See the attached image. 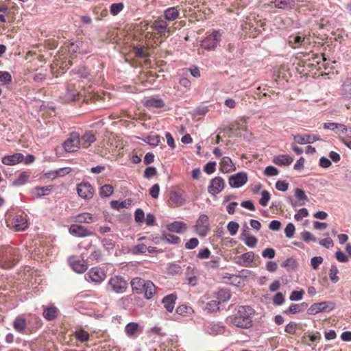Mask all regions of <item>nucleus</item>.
Wrapping results in <instances>:
<instances>
[{
  "label": "nucleus",
  "mask_w": 351,
  "mask_h": 351,
  "mask_svg": "<svg viewBox=\"0 0 351 351\" xmlns=\"http://www.w3.org/2000/svg\"><path fill=\"white\" fill-rule=\"evenodd\" d=\"M23 159V155L20 153H16L10 156H5L2 158V162L6 165H16Z\"/></svg>",
  "instance_id": "24"
},
{
  "label": "nucleus",
  "mask_w": 351,
  "mask_h": 351,
  "mask_svg": "<svg viewBox=\"0 0 351 351\" xmlns=\"http://www.w3.org/2000/svg\"><path fill=\"white\" fill-rule=\"evenodd\" d=\"M147 251V246L145 244L141 243L132 246L130 249V252L134 255L144 254Z\"/></svg>",
  "instance_id": "47"
},
{
  "label": "nucleus",
  "mask_w": 351,
  "mask_h": 351,
  "mask_svg": "<svg viewBox=\"0 0 351 351\" xmlns=\"http://www.w3.org/2000/svg\"><path fill=\"white\" fill-rule=\"evenodd\" d=\"M204 170L208 174H211V173H214L216 170V162H208L204 166Z\"/></svg>",
  "instance_id": "63"
},
{
  "label": "nucleus",
  "mask_w": 351,
  "mask_h": 351,
  "mask_svg": "<svg viewBox=\"0 0 351 351\" xmlns=\"http://www.w3.org/2000/svg\"><path fill=\"white\" fill-rule=\"evenodd\" d=\"M339 273V271L337 266H335V265L331 266V267L329 270V278L333 283H337L339 280L340 278L338 276Z\"/></svg>",
  "instance_id": "45"
},
{
  "label": "nucleus",
  "mask_w": 351,
  "mask_h": 351,
  "mask_svg": "<svg viewBox=\"0 0 351 351\" xmlns=\"http://www.w3.org/2000/svg\"><path fill=\"white\" fill-rule=\"evenodd\" d=\"M219 257H215L211 259L209 261L205 262V267L207 269H216L219 267Z\"/></svg>",
  "instance_id": "51"
},
{
  "label": "nucleus",
  "mask_w": 351,
  "mask_h": 351,
  "mask_svg": "<svg viewBox=\"0 0 351 351\" xmlns=\"http://www.w3.org/2000/svg\"><path fill=\"white\" fill-rule=\"evenodd\" d=\"M62 145L66 152L71 153L77 151L81 147L80 134L77 132H72Z\"/></svg>",
  "instance_id": "10"
},
{
  "label": "nucleus",
  "mask_w": 351,
  "mask_h": 351,
  "mask_svg": "<svg viewBox=\"0 0 351 351\" xmlns=\"http://www.w3.org/2000/svg\"><path fill=\"white\" fill-rule=\"evenodd\" d=\"M239 228V225L237 222L230 221L228 223L227 229L232 236H234L237 233Z\"/></svg>",
  "instance_id": "53"
},
{
  "label": "nucleus",
  "mask_w": 351,
  "mask_h": 351,
  "mask_svg": "<svg viewBox=\"0 0 351 351\" xmlns=\"http://www.w3.org/2000/svg\"><path fill=\"white\" fill-rule=\"evenodd\" d=\"M143 292L146 299L149 300L152 298L156 293V287L154 284L150 280H147L146 285L143 288Z\"/></svg>",
  "instance_id": "33"
},
{
  "label": "nucleus",
  "mask_w": 351,
  "mask_h": 351,
  "mask_svg": "<svg viewBox=\"0 0 351 351\" xmlns=\"http://www.w3.org/2000/svg\"><path fill=\"white\" fill-rule=\"evenodd\" d=\"M219 165V169L223 173H230L236 170L234 164L232 162L231 158L228 156H224L221 159Z\"/></svg>",
  "instance_id": "20"
},
{
  "label": "nucleus",
  "mask_w": 351,
  "mask_h": 351,
  "mask_svg": "<svg viewBox=\"0 0 351 351\" xmlns=\"http://www.w3.org/2000/svg\"><path fill=\"white\" fill-rule=\"evenodd\" d=\"M298 266L297 262L295 258L291 257L287 258L282 263V267L287 268L289 267L291 269H295Z\"/></svg>",
  "instance_id": "52"
},
{
  "label": "nucleus",
  "mask_w": 351,
  "mask_h": 351,
  "mask_svg": "<svg viewBox=\"0 0 351 351\" xmlns=\"http://www.w3.org/2000/svg\"><path fill=\"white\" fill-rule=\"evenodd\" d=\"M322 263L323 258L322 256H314L311 259V265L314 269H317Z\"/></svg>",
  "instance_id": "60"
},
{
  "label": "nucleus",
  "mask_w": 351,
  "mask_h": 351,
  "mask_svg": "<svg viewBox=\"0 0 351 351\" xmlns=\"http://www.w3.org/2000/svg\"><path fill=\"white\" fill-rule=\"evenodd\" d=\"M58 315V309L54 306H50L45 308L43 315L48 321L55 319Z\"/></svg>",
  "instance_id": "28"
},
{
  "label": "nucleus",
  "mask_w": 351,
  "mask_h": 351,
  "mask_svg": "<svg viewBox=\"0 0 351 351\" xmlns=\"http://www.w3.org/2000/svg\"><path fill=\"white\" fill-rule=\"evenodd\" d=\"M12 82V76L10 73L6 71H0V82L3 84H9Z\"/></svg>",
  "instance_id": "55"
},
{
  "label": "nucleus",
  "mask_w": 351,
  "mask_h": 351,
  "mask_svg": "<svg viewBox=\"0 0 351 351\" xmlns=\"http://www.w3.org/2000/svg\"><path fill=\"white\" fill-rule=\"evenodd\" d=\"M124 7L123 3H112L110 7V12L112 16H116L123 10Z\"/></svg>",
  "instance_id": "46"
},
{
  "label": "nucleus",
  "mask_w": 351,
  "mask_h": 351,
  "mask_svg": "<svg viewBox=\"0 0 351 351\" xmlns=\"http://www.w3.org/2000/svg\"><path fill=\"white\" fill-rule=\"evenodd\" d=\"M73 269L77 273H84L86 271L87 264L84 260H77L71 262Z\"/></svg>",
  "instance_id": "34"
},
{
  "label": "nucleus",
  "mask_w": 351,
  "mask_h": 351,
  "mask_svg": "<svg viewBox=\"0 0 351 351\" xmlns=\"http://www.w3.org/2000/svg\"><path fill=\"white\" fill-rule=\"evenodd\" d=\"M29 173L27 171H23L19 174L18 178L13 181L12 186H21L25 184L29 178Z\"/></svg>",
  "instance_id": "38"
},
{
  "label": "nucleus",
  "mask_w": 351,
  "mask_h": 351,
  "mask_svg": "<svg viewBox=\"0 0 351 351\" xmlns=\"http://www.w3.org/2000/svg\"><path fill=\"white\" fill-rule=\"evenodd\" d=\"M80 145L82 148H88L96 141V137L93 132H86L80 138Z\"/></svg>",
  "instance_id": "22"
},
{
  "label": "nucleus",
  "mask_w": 351,
  "mask_h": 351,
  "mask_svg": "<svg viewBox=\"0 0 351 351\" xmlns=\"http://www.w3.org/2000/svg\"><path fill=\"white\" fill-rule=\"evenodd\" d=\"M304 291H292L289 299L291 301H298L302 299Z\"/></svg>",
  "instance_id": "61"
},
{
  "label": "nucleus",
  "mask_w": 351,
  "mask_h": 351,
  "mask_svg": "<svg viewBox=\"0 0 351 351\" xmlns=\"http://www.w3.org/2000/svg\"><path fill=\"white\" fill-rule=\"evenodd\" d=\"M74 220L77 223H90L93 221V217L90 213H83L76 215Z\"/></svg>",
  "instance_id": "35"
},
{
  "label": "nucleus",
  "mask_w": 351,
  "mask_h": 351,
  "mask_svg": "<svg viewBox=\"0 0 351 351\" xmlns=\"http://www.w3.org/2000/svg\"><path fill=\"white\" fill-rule=\"evenodd\" d=\"M77 192L82 198L90 199L93 197L94 189L90 183L82 182L77 185Z\"/></svg>",
  "instance_id": "13"
},
{
  "label": "nucleus",
  "mask_w": 351,
  "mask_h": 351,
  "mask_svg": "<svg viewBox=\"0 0 351 351\" xmlns=\"http://www.w3.org/2000/svg\"><path fill=\"white\" fill-rule=\"evenodd\" d=\"M69 232L71 234L79 237H85L92 235V232L90 231L85 227L78 224L71 225L69 228Z\"/></svg>",
  "instance_id": "19"
},
{
  "label": "nucleus",
  "mask_w": 351,
  "mask_h": 351,
  "mask_svg": "<svg viewBox=\"0 0 351 351\" xmlns=\"http://www.w3.org/2000/svg\"><path fill=\"white\" fill-rule=\"evenodd\" d=\"M157 45L153 34L147 31L141 36L137 43L133 44V52L137 58H146L150 56V49Z\"/></svg>",
  "instance_id": "3"
},
{
  "label": "nucleus",
  "mask_w": 351,
  "mask_h": 351,
  "mask_svg": "<svg viewBox=\"0 0 351 351\" xmlns=\"http://www.w3.org/2000/svg\"><path fill=\"white\" fill-rule=\"evenodd\" d=\"M193 312L191 307L182 304L176 308V313L179 315L187 316Z\"/></svg>",
  "instance_id": "48"
},
{
  "label": "nucleus",
  "mask_w": 351,
  "mask_h": 351,
  "mask_svg": "<svg viewBox=\"0 0 351 351\" xmlns=\"http://www.w3.org/2000/svg\"><path fill=\"white\" fill-rule=\"evenodd\" d=\"M221 40V34L218 30H213L212 32L206 33V36L201 41L202 48L212 51L219 46Z\"/></svg>",
  "instance_id": "6"
},
{
  "label": "nucleus",
  "mask_w": 351,
  "mask_h": 351,
  "mask_svg": "<svg viewBox=\"0 0 351 351\" xmlns=\"http://www.w3.org/2000/svg\"><path fill=\"white\" fill-rule=\"evenodd\" d=\"M295 232V226L293 223H289L287 225L285 229V233L287 237L291 238L293 236Z\"/></svg>",
  "instance_id": "64"
},
{
  "label": "nucleus",
  "mask_w": 351,
  "mask_h": 351,
  "mask_svg": "<svg viewBox=\"0 0 351 351\" xmlns=\"http://www.w3.org/2000/svg\"><path fill=\"white\" fill-rule=\"evenodd\" d=\"M14 328L20 333H24L27 327V322L24 315H19L16 317L13 322Z\"/></svg>",
  "instance_id": "27"
},
{
  "label": "nucleus",
  "mask_w": 351,
  "mask_h": 351,
  "mask_svg": "<svg viewBox=\"0 0 351 351\" xmlns=\"http://www.w3.org/2000/svg\"><path fill=\"white\" fill-rule=\"evenodd\" d=\"M244 242L247 246L254 247L257 244L258 240L255 237L250 235L244 239Z\"/></svg>",
  "instance_id": "58"
},
{
  "label": "nucleus",
  "mask_w": 351,
  "mask_h": 351,
  "mask_svg": "<svg viewBox=\"0 0 351 351\" xmlns=\"http://www.w3.org/2000/svg\"><path fill=\"white\" fill-rule=\"evenodd\" d=\"M247 181V176L245 172H239L229 178V184L232 188H239Z\"/></svg>",
  "instance_id": "15"
},
{
  "label": "nucleus",
  "mask_w": 351,
  "mask_h": 351,
  "mask_svg": "<svg viewBox=\"0 0 351 351\" xmlns=\"http://www.w3.org/2000/svg\"><path fill=\"white\" fill-rule=\"evenodd\" d=\"M220 302L218 300H213L207 302L206 309L209 312H217L219 309Z\"/></svg>",
  "instance_id": "42"
},
{
  "label": "nucleus",
  "mask_w": 351,
  "mask_h": 351,
  "mask_svg": "<svg viewBox=\"0 0 351 351\" xmlns=\"http://www.w3.org/2000/svg\"><path fill=\"white\" fill-rule=\"evenodd\" d=\"M114 191V188L112 185L104 184L99 190L100 196L102 197H106L110 196Z\"/></svg>",
  "instance_id": "41"
},
{
  "label": "nucleus",
  "mask_w": 351,
  "mask_h": 351,
  "mask_svg": "<svg viewBox=\"0 0 351 351\" xmlns=\"http://www.w3.org/2000/svg\"><path fill=\"white\" fill-rule=\"evenodd\" d=\"M342 95L344 100L351 98V79L346 80L343 84Z\"/></svg>",
  "instance_id": "40"
},
{
  "label": "nucleus",
  "mask_w": 351,
  "mask_h": 351,
  "mask_svg": "<svg viewBox=\"0 0 351 351\" xmlns=\"http://www.w3.org/2000/svg\"><path fill=\"white\" fill-rule=\"evenodd\" d=\"M108 287L116 293H123L128 288V282L119 276L111 277L108 282Z\"/></svg>",
  "instance_id": "8"
},
{
  "label": "nucleus",
  "mask_w": 351,
  "mask_h": 351,
  "mask_svg": "<svg viewBox=\"0 0 351 351\" xmlns=\"http://www.w3.org/2000/svg\"><path fill=\"white\" fill-rule=\"evenodd\" d=\"M52 190V186H38L35 187L32 190V194L35 197H40L43 195H47L51 193Z\"/></svg>",
  "instance_id": "30"
},
{
  "label": "nucleus",
  "mask_w": 351,
  "mask_h": 351,
  "mask_svg": "<svg viewBox=\"0 0 351 351\" xmlns=\"http://www.w3.org/2000/svg\"><path fill=\"white\" fill-rule=\"evenodd\" d=\"M74 73L83 78L88 77L89 75L86 68H85L84 66L79 67L77 70H75Z\"/></svg>",
  "instance_id": "62"
},
{
  "label": "nucleus",
  "mask_w": 351,
  "mask_h": 351,
  "mask_svg": "<svg viewBox=\"0 0 351 351\" xmlns=\"http://www.w3.org/2000/svg\"><path fill=\"white\" fill-rule=\"evenodd\" d=\"M293 139L296 143L301 145L311 144L321 140L319 136L314 134H296L293 136Z\"/></svg>",
  "instance_id": "17"
},
{
  "label": "nucleus",
  "mask_w": 351,
  "mask_h": 351,
  "mask_svg": "<svg viewBox=\"0 0 351 351\" xmlns=\"http://www.w3.org/2000/svg\"><path fill=\"white\" fill-rule=\"evenodd\" d=\"M298 324L293 322H289L285 328V331L289 334L294 335L296 332Z\"/></svg>",
  "instance_id": "59"
},
{
  "label": "nucleus",
  "mask_w": 351,
  "mask_h": 351,
  "mask_svg": "<svg viewBox=\"0 0 351 351\" xmlns=\"http://www.w3.org/2000/svg\"><path fill=\"white\" fill-rule=\"evenodd\" d=\"M193 228L198 236L201 237H206L210 230L208 217L204 214L201 215Z\"/></svg>",
  "instance_id": "9"
},
{
  "label": "nucleus",
  "mask_w": 351,
  "mask_h": 351,
  "mask_svg": "<svg viewBox=\"0 0 351 351\" xmlns=\"http://www.w3.org/2000/svg\"><path fill=\"white\" fill-rule=\"evenodd\" d=\"M254 256H255V254L253 252H248L243 254L240 256V258L241 260H243V261L244 262L243 265L245 266H248L253 262V261L254 259Z\"/></svg>",
  "instance_id": "43"
},
{
  "label": "nucleus",
  "mask_w": 351,
  "mask_h": 351,
  "mask_svg": "<svg viewBox=\"0 0 351 351\" xmlns=\"http://www.w3.org/2000/svg\"><path fill=\"white\" fill-rule=\"evenodd\" d=\"M303 41H304V38L300 36H295L289 37V43L292 48H298L302 45Z\"/></svg>",
  "instance_id": "44"
},
{
  "label": "nucleus",
  "mask_w": 351,
  "mask_h": 351,
  "mask_svg": "<svg viewBox=\"0 0 351 351\" xmlns=\"http://www.w3.org/2000/svg\"><path fill=\"white\" fill-rule=\"evenodd\" d=\"M199 240L197 238H192L190 239L186 243H185V248L186 250H193L195 248L199 245Z\"/></svg>",
  "instance_id": "57"
},
{
  "label": "nucleus",
  "mask_w": 351,
  "mask_h": 351,
  "mask_svg": "<svg viewBox=\"0 0 351 351\" xmlns=\"http://www.w3.org/2000/svg\"><path fill=\"white\" fill-rule=\"evenodd\" d=\"M169 202L176 206H180L185 203V199L181 194L173 191L170 193Z\"/></svg>",
  "instance_id": "32"
},
{
  "label": "nucleus",
  "mask_w": 351,
  "mask_h": 351,
  "mask_svg": "<svg viewBox=\"0 0 351 351\" xmlns=\"http://www.w3.org/2000/svg\"><path fill=\"white\" fill-rule=\"evenodd\" d=\"M74 336L77 341L82 343L88 341L90 338L89 333L83 329L76 330L74 333Z\"/></svg>",
  "instance_id": "39"
},
{
  "label": "nucleus",
  "mask_w": 351,
  "mask_h": 351,
  "mask_svg": "<svg viewBox=\"0 0 351 351\" xmlns=\"http://www.w3.org/2000/svg\"><path fill=\"white\" fill-rule=\"evenodd\" d=\"M146 282L147 280L136 277L131 280L130 285L133 291H136L137 293H142Z\"/></svg>",
  "instance_id": "25"
},
{
  "label": "nucleus",
  "mask_w": 351,
  "mask_h": 351,
  "mask_svg": "<svg viewBox=\"0 0 351 351\" xmlns=\"http://www.w3.org/2000/svg\"><path fill=\"white\" fill-rule=\"evenodd\" d=\"M254 310L249 306H240L235 314L227 317L229 324L241 328H250L252 326Z\"/></svg>",
  "instance_id": "2"
},
{
  "label": "nucleus",
  "mask_w": 351,
  "mask_h": 351,
  "mask_svg": "<svg viewBox=\"0 0 351 351\" xmlns=\"http://www.w3.org/2000/svg\"><path fill=\"white\" fill-rule=\"evenodd\" d=\"M176 299L177 296L176 294L173 293L169 294L162 299V303L163 304L164 307L166 308L167 311H173L175 306Z\"/></svg>",
  "instance_id": "26"
},
{
  "label": "nucleus",
  "mask_w": 351,
  "mask_h": 351,
  "mask_svg": "<svg viewBox=\"0 0 351 351\" xmlns=\"http://www.w3.org/2000/svg\"><path fill=\"white\" fill-rule=\"evenodd\" d=\"M295 195L296 198L300 201H307L308 199L307 195L305 194L304 191L300 188H297L295 190Z\"/></svg>",
  "instance_id": "56"
},
{
  "label": "nucleus",
  "mask_w": 351,
  "mask_h": 351,
  "mask_svg": "<svg viewBox=\"0 0 351 351\" xmlns=\"http://www.w3.org/2000/svg\"><path fill=\"white\" fill-rule=\"evenodd\" d=\"M293 161V158L289 155H280L274 158V163L282 166V165H289Z\"/></svg>",
  "instance_id": "31"
},
{
  "label": "nucleus",
  "mask_w": 351,
  "mask_h": 351,
  "mask_svg": "<svg viewBox=\"0 0 351 351\" xmlns=\"http://www.w3.org/2000/svg\"><path fill=\"white\" fill-rule=\"evenodd\" d=\"M323 128L333 131L337 134H345L348 131L346 125L337 123H324L323 124Z\"/></svg>",
  "instance_id": "21"
},
{
  "label": "nucleus",
  "mask_w": 351,
  "mask_h": 351,
  "mask_svg": "<svg viewBox=\"0 0 351 351\" xmlns=\"http://www.w3.org/2000/svg\"><path fill=\"white\" fill-rule=\"evenodd\" d=\"M152 29V33L153 37L155 38V40L158 42V38H156V34H158L160 37L166 36V33H170V29L168 27L167 21L160 18L155 20L152 25L150 26Z\"/></svg>",
  "instance_id": "7"
},
{
  "label": "nucleus",
  "mask_w": 351,
  "mask_h": 351,
  "mask_svg": "<svg viewBox=\"0 0 351 351\" xmlns=\"http://www.w3.org/2000/svg\"><path fill=\"white\" fill-rule=\"evenodd\" d=\"M167 230L170 232L181 233L187 228L186 224L182 221H174L167 225Z\"/></svg>",
  "instance_id": "29"
},
{
  "label": "nucleus",
  "mask_w": 351,
  "mask_h": 351,
  "mask_svg": "<svg viewBox=\"0 0 351 351\" xmlns=\"http://www.w3.org/2000/svg\"><path fill=\"white\" fill-rule=\"evenodd\" d=\"M145 141L152 146H158L160 142V136L158 134L150 135L146 137Z\"/></svg>",
  "instance_id": "49"
},
{
  "label": "nucleus",
  "mask_w": 351,
  "mask_h": 351,
  "mask_svg": "<svg viewBox=\"0 0 351 351\" xmlns=\"http://www.w3.org/2000/svg\"><path fill=\"white\" fill-rule=\"evenodd\" d=\"M86 276H87L90 281L95 283H101L106 277L105 271L97 267L90 269Z\"/></svg>",
  "instance_id": "14"
},
{
  "label": "nucleus",
  "mask_w": 351,
  "mask_h": 351,
  "mask_svg": "<svg viewBox=\"0 0 351 351\" xmlns=\"http://www.w3.org/2000/svg\"><path fill=\"white\" fill-rule=\"evenodd\" d=\"M261 195L262 197L259 199V204L263 206H266L270 199V194L267 191L264 190Z\"/></svg>",
  "instance_id": "54"
},
{
  "label": "nucleus",
  "mask_w": 351,
  "mask_h": 351,
  "mask_svg": "<svg viewBox=\"0 0 351 351\" xmlns=\"http://www.w3.org/2000/svg\"><path fill=\"white\" fill-rule=\"evenodd\" d=\"M180 8L179 6L170 7L164 11V19L166 21H174L180 18Z\"/></svg>",
  "instance_id": "18"
},
{
  "label": "nucleus",
  "mask_w": 351,
  "mask_h": 351,
  "mask_svg": "<svg viewBox=\"0 0 351 351\" xmlns=\"http://www.w3.org/2000/svg\"><path fill=\"white\" fill-rule=\"evenodd\" d=\"M139 325L138 323L130 322L125 326V332L128 337H132L137 333Z\"/></svg>",
  "instance_id": "37"
},
{
  "label": "nucleus",
  "mask_w": 351,
  "mask_h": 351,
  "mask_svg": "<svg viewBox=\"0 0 351 351\" xmlns=\"http://www.w3.org/2000/svg\"><path fill=\"white\" fill-rule=\"evenodd\" d=\"M162 239L171 244H177L180 241V237L171 234H164Z\"/></svg>",
  "instance_id": "50"
},
{
  "label": "nucleus",
  "mask_w": 351,
  "mask_h": 351,
  "mask_svg": "<svg viewBox=\"0 0 351 351\" xmlns=\"http://www.w3.org/2000/svg\"><path fill=\"white\" fill-rule=\"evenodd\" d=\"M224 187V180L221 177L217 176L210 180L208 191L211 195L216 196L223 190Z\"/></svg>",
  "instance_id": "12"
},
{
  "label": "nucleus",
  "mask_w": 351,
  "mask_h": 351,
  "mask_svg": "<svg viewBox=\"0 0 351 351\" xmlns=\"http://www.w3.org/2000/svg\"><path fill=\"white\" fill-rule=\"evenodd\" d=\"M335 304L333 302L324 301L313 304L308 309L310 315H316L322 312H330L335 308Z\"/></svg>",
  "instance_id": "11"
},
{
  "label": "nucleus",
  "mask_w": 351,
  "mask_h": 351,
  "mask_svg": "<svg viewBox=\"0 0 351 351\" xmlns=\"http://www.w3.org/2000/svg\"><path fill=\"white\" fill-rule=\"evenodd\" d=\"M7 226L16 231L25 230L28 225L26 215L23 214H10L5 219Z\"/></svg>",
  "instance_id": "5"
},
{
  "label": "nucleus",
  "mask_w": 351,
  "mask_h": 351,
  "mask_svg": "<svg viewBox=\"0 0 351 351\" xmlns=\"http://www.w3.org/2000/svg\"><path fill=\"white\" fill-rule=\"evenodd\" d=\"M142 103L147 108H162L165 106V101L156 96L145 97Z\"/></svg>",
  "instance_id": "16"
},
{
  "label": "nucleus",
  "mask_w": 351,
  "mask_h": 351,
  "mask_svg": "<svg viewBox=\"0 0 351 351\" xmlns=\"http://www.w3.org/2000/svg\"><path fill=\"white\" fill-rule=\"evenodd\" d=\"M99 96L92 90L82 88L80 80L70 82L64 94L63 99L66 103H70L83 98V102L86 104L93 103L99 99Z\"/></svg>",
  "instance_id": "1"
},
{
  "label": "nucleus",
  "mask_w": 351,
  "mask_h": 351,
  "mask_svg": "<svg viewBox=\"0 0 351 351\" xmlns=\"http://www.w3.org/2000/svg\"><path fill=\"white\" fill-rule=\"evenodd\" d=\"M271 3L276 8L282 10H291L296 5L295 0H273Z\"/></svg>",
  "instance_id": "23"
},
{
  "label": "nucleus",
  "mask_w": 351,
  "mask_h": 351,
  "mask_svg": "<svg viewBox=\"0 0 351 351\" xmlns=\"http://www.w3.org/2000/svg\"><path fill=\"white\" fill-rule=\"evenodd\" d=\"M216 298L220 302H227L231 298L230 291L227 289H221L218 290L216 293Z\"/></svg>",
  "instance_id": "36"
},
{
  "label": "nucleus",
  "mask_w": 351,
  "mask_h": 351,
  "mask_svg": "<svg viewBox=\"0 0 351 351\" xmlns=\"http://www.w3.org/2000/svg\"><path fill=\"white\" fill-rule=\"evenodd\" d=\"M21 258L19 250L11 246L0 247V267L10 269L15 266Z\"/></svg>",
  "instance_id": "4"
}]
</instances>
